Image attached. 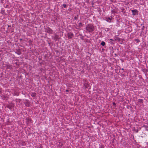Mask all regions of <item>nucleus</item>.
<instances>
[{"label": "nucleus", "instance_id": "2eb2a0df", "mask_svg": "<svg viewBox=\"0 0 148 148\" xmlns=\"http://www.w3.org/2000/svg\"><path fill=\"white\" fill-rule=\"evenodd\" d=\"M110 40H113L112 39H110Z\"/></svg>", "mask_w": 148, "mask_h": 148}, {"label": "nucleus", "instance_id": "f8f14e48", "mask_svg": "<svg viewBox=\"0 0 148 148\" xmlns=\"http://www.w3.org/2000/svg\"><path fill=\"white\" fill-rule=\"evenodd\" d=\"M108 19H110V20H111V18H108Z\"/></svg>", "mask_w": 148, "mask_h": 148}, {"label": "nucleus", "instance_id": "f257e3e1", "mask_svg": "<svg viewBox=\"0 0 148 148\" xmlns=\"http://www.w3.org/2000/svg\"><path fill=\"white\" fill-rule=\"evenodd\" d=\"M94 29V27L91 24L88 25L86 28V30L89 32H92Z\"/></svg>", "mask_w": 148, "mask_h": 148}, {"label": "nucleus", "instance_id": "9d476101", "mask_svg": "<svg viewBox=\"0 0 148 148\" xmlns=\"http://www.w3.org/2000/svg\"><path fill=\"white\" fill-rule=\"evenodd\" d=\"M143 100H140V101H139L140 102H142Z\"/></svg>", "mask_w": 148, "mask_h": 148}, {"label": "nucleus", "instance_id": "dca6fc26", "mask_svg": "<svg viewBox=\"0 0 148 148\" xmlns=\"http://www.w3.org/2000/svg\"><path fill=\"white\" fill-rule=\"evenodd\" d=\"M122 70H123V69H122Z\"/></svg>", "mask_w": 148, "mask_h": 148}, {"label": "nucleus", "instance_id": "1a4fd4ad", "mask_svg": "<svg viewBox=\"0 0 148 148\" xmlns=\"http://www.w3.org/2000/svg\"><path fill=\"white\" fill-rule=\"evenodd\" d=\"M77 17L75 16V17L74 18L75 19L77 20Z\"/></svg>", "mask_w": 148, "mask_h": 148}, {"label": "nucleus", "instance_id": "a211bd4d", "mask_svg": "<svg viewBox=\"0 0 148 148\" xmlns=\"http://www.w3.org/2000/svg\"><path fill=\"white\" fill-rule=\"evenodd\" d=\"M111 1H112L113 0H111Z\"/></svg>", "mask_w": 148, "mask_h": 148}, {"label": "nucleus", "instance_id": "4468645a", "mask_svg": "<svg viewBox=\"0 0 148 148\" xmlns=\"http://www.w3.org/2000/svg\"><path fill=\"white\" fill-rule=\"evenodd\" d=\"M34 96V95H33V96Z\"/></svg>", "mask_w": 148, "mask_h": 148}, {"label": "nucleus", "instance_id": "ddd939ff", "mask_svg": "<svg viewBox=\"0 0 148 148\" xmlns=\"http://www.w3.org/2000/svg\"><path fill=\"white\" fill-rule=\"evenodd\" d=\"M66 92H68V90H66Z\"/></svg>", "mask_w": 148, "mask_h": 148}, {"label": "nucleus", "instance_id": "7ed1b4c3", "mask_svg": "<svg viewBox=\"0 0 148 148\" xmlns=\"http://www.w3.org/2000/svg\"><path fill=\"white\" fill-rule=\"evenodd\" d=\"M132 11L133 13V15H135L138 12L137 10H132Z\"/></svg>", "mask_w": 148, "mask_h": 148}, {"label": "nucleus", "instance_id": "423d86ee", "mask_svg": "<svg viewBox=\"0 0 148 148\" xmlns=\"http://www.w3.org/2000/svg\"><path fill=\"white\" fill-rule=\"evenodd\" d=\"M115 40H118V41H119L120 40V39L119 38H115Z\"/></svg>", "mask_w": 148, "mask_h": 148}, {"label": "nucleus", "instance_id": "20e7f679", "mask_svg": "<svg viewBox=\"0 0 148 148\" xmlns=\"http://www.w3.org/2000/svg\"><path fill=\"white\" fill-rule=\"evenodd\" d=\"M101 45L103 46H104L105 45V42L103 41H102V42L101 43Z\"/></svg>", "mask_w": 148, "mask_h": 148}, {"label": "nucleus", "instance_id": "f03ea898", "mask_svg": "<svg viewBox=\"0 0 148 148\" xmlns=\"http://www.w3.org/2000/svg\"><path fill=\"white\" fill-rule=\"evenodd\" d=\"M73 36V34L71 33H69L68 34V38H72Z\"/></svg>", "mask_w": 148, "mask_h": 148}, {"label": "nucleus", "instance_id": "39448f33", "mask_svg": "<svg viewBox=\"0 0 148 148\" xmlns=\"http://www.w3.org/2000/svg\"><path fill=\"white\" fill-rule=\"evenodd\" d=\"M25 106H29V104H28V103H25Z\"/></svg>", "mask_w": 148, "mask_h": 148}, {"label": "nucleus", "instance_id": "f3484780", "mask_svg": "<svg viewBox=\"0 0 148 148\" xmlns=\"http://www.w3.org/2000/svg\"><path fill=\"white\" fill-rule=\"evenodd\" d=\"M20 40H22V39H20Z\"/></svg>", "mask_w": 148, "mask_h": 148}, {"label": "nucleus", "instance_id": "0eeeda50", "mask_svg": "<svg viewBox=\"0 0 148 148\" xmlns=\"http://www.w3.org/2000/svg\"><path fill=\"white\" fill-rule=\"evenodd\" d=\"M63 6L64 8H65V7H66V4H63Z\"/></svg>", "mask_w": 148, "mask_h": 148}, {"label": "nucleus", "instance_id": "6e6552de", "mask_svg": "<svg viewBox=\"0 0 148 148\" xmlns=\"http://www.w3.org/2000/svg\"><path fill=\"white\" fill-rule=\"evenodd\" d=\"M27 121H28V122H29V121H30H30H31L30 119H28L27 120Z\"/></svg>", "mask_w": 148, "mask_h": 148}, {"label": "nucleus", "instance_id": "9b49d317", "mask_svg": "<svg viewBox=\"0 0 148 148\" xmlns=\"http://www.w3.org/2000/svg\"><path fill=\"white\" fill-rule=\"evenodd\" d=\"M113 104L114 105H115V104H115V103H114H114H113Z\"/></svg>", "mask_w": 148, "mask_h": 148}]
</instances>
